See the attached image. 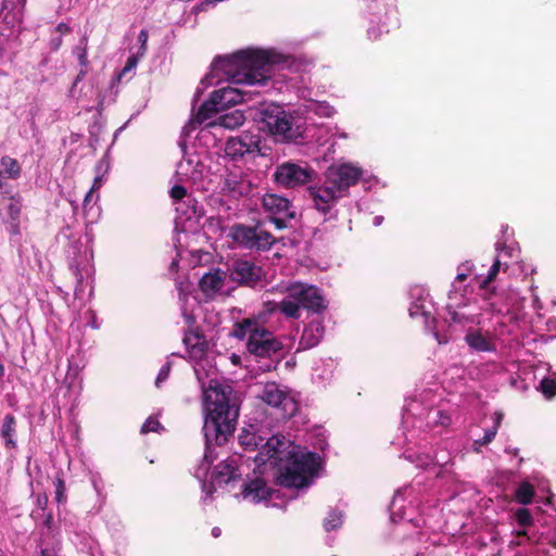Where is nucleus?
I'll use <instances>...</instances> for the list:
<instances>
[{
  "label": "nucleus",
  "instance_id": "1",
  "mask_svg": "<svg viewBox=\"0 0 556 556\" xmlns=\"http://www.w3.org/2000/svg\"><path fill=\"white\" fill-rule=\"evenodd\" d=\"M260 458L277 467V482L283 488H304L316 475L319 463L317 454L302 453L299 446L285 435H273L262 445Z\"/></svg>",
  "mask_w": 556,
  "mask_h": 556
},
{
  "label": "nucleus",
  "instance_id": "2",
  "mask_svg": "<svg viewBox=\"0 0 556 556\" xmlns=\"http://www.w3.org/2000/svg\"><path fill=\"white\" fill-rule=\"evenodd\" d=\"M205 420L203 426L206 443L224 445L233 434L239 416V402L233 389L211 380L203 392Z\"/></svg>",
  "mask_w": 556,
  "mask_h": 556
},
{
  "label": "nucleus",
  "instance_id": "3",
  "mask_svg": "<svg viewBox=\"0 0 556 556\" xmlns=\"http://www.w3.org/2000/svg\"><path fill=\"white\" fill-rule=\"evenodd\" d=\"M281 55L266 50H241L231 55L216 56L212 63L235 84L264 86L270 78L271 68Z\"/></svg>",
  "mask_w": 556,
  "mask_h": 556
},
{
  "label": "nucleus",
  "instance_id": "4",
  "mask_svg": "<svg viewBox=\"0 0 556 556\" xmlns=\"http://www.w3.org/2000/svg\"><path fill=\"white\" fill-rule=\"evenodd\" d=\"M270 313L280 312L287 318L299 319L301 309L320 315L328 308V301L320 288L305 282H293L287 287V296L277 303H268Z\"/></svg>",
  "mask_w": 556,
  "mask_h": 556
},
{
  "label": "nucleus",
  "instance_id": "5",
  "mask_svg": "<svg viewBox=\"0 0 556 556\" xmlns=\"http://www.w3.org/2000/svg\"><path fill=\"white\" fill-rule=\"evenodd\" d=\"M257 127L267 131L277 141L300 142L303 139L304 127L299 118L282 110L279 105H270L260 112Z\"/></svg>",
  "mask_w": 556,
  "mask_h": 556
},
{
  "label": "nucleus",
  "instance_id": "6",
  "mask_svg": "<svg viewBox=\"0 0 556 556\" xmlns=\"http://www.w3.org/2000/svg\"><path fill=\"white\" fill-rule=\"evenodd\" d=\"M359 181V176H325L307 187L309 198L314 207L324 215H327L337 204L338 200L349 194V189Z\"/></svg>",
  "mask_w": 556,
  "mask_h": 556
},
{
  "label": "nucleus",
  "instance_id": "7",
  "mask_svg": "<svg viewBox=\"0 0 556 556\" xmlns=\"http://www.w3.org/2000/svg\"><path fill=\"white\" fill-rule=\"evenodd\" d=\"M229 236L239 247L254 251H268L277 242L269 231L262 228L261 222L253 226L233 224Z\"/></svg>",
  "mask_w": 556,
  "mask_h": 556
},
{
  "label": "nucleus",
  "instance_id": "8",
  "mask_svg": "<svg viewBox=\"0 0 556 556\" xmlns=\"http://www.w3.org/2000/svg\"><path fill=\"white\" fill-rule=\"evenodd\" d=\"M260 397L264 403L276 408L281 418H291L298 410L296 402L275 382H267Z\"/></svg>",
  "mask_w": 556,
  "mask_h": 556
},
{
  "label": "nucleus",
  "instance_id": "9",
  "mask_svg": "<svg viewBox=\"0 0 556 556\" xmlns=\"http://www.w3.org/2000/svg\"><path fill=\"white\" fill-rule=\"evenodd\" d=\"M282 343L266 328L254 330L247 342V350L260 358H270L282 350Z\"/></svg>",
  "mask_w": 556,
  "mask_h": 556
},
{
  "label": "nucleus",
  "instance_id": "10",
  "mask_svg": "<svg viewBox=\"0 0 556 556\" xmlns=\"http://www.w3.org/2000/svg\"><path fill=\"white\" fill-rule=\"evenodd\" d=\"M230 278L241 287L255 288L265 278L264 269L249 260H236L230 268Z\"/></svg>",
  "mask_w": 556,
  "mask_h": 556
},
{
  "label": "nucleus",
  "instance_id": "11",
  "mask_svg": "<svg viewBox=\"0 0 556 556\" xmlns=\"http://www.w3.org/2000/svg\"><path fill=\"white\" fill-rule=\"evenodd\" d=\"M240 495L243 500L258 503L271 497V490L266 485L264 479L255 477L244 480L241 484Z\"/></svg>",
  "mask_w": 556,
  "mask_h": 556
},
{
  "label": "nucleus",
  "instance_id": "12",
  "mask_svg": "<svg viewBox=\"0 0 556 556\" xmlns=\"http://www.w3.org/2000/svg\"><path fill=\"white\" fill-rule=\"evenodd\" d=\"M239 479H241V472L237 466V460L233 458L220 462L212 473L213 483L219 486L235 483Z\"/></svg>",
  "mask_w": 556,
  "mask_h": 556
},
{
  "label": "nucleus",
  "instance_id": "13",
  "mask_svg": "<svg viewBox=\"0 0 556 556\" xmlns=\"http://www.w3.org/2000/svg\"><path fill=\"white\" fill-rule=\"evenodd\" d=\"M262 204L264 210L273 215H283L289 219L295 218V212L290 210V201L276 193H266L263 195Z\"/></svg>",
  "mask_w": 556,
  "mask_h": 556
},
{
  "label": "nucleus",
  "instance_id": "14",
  "mask_svg": "<svg viewBox=\"0 0 556 556\" xmlns=\"http://www.w3.org/2000/svg\"><path fill=\"white\" fill-rule=\"evenodd\" d=\"M182 341L192 357L200 358L207 350V341L199 327L186 330Z\"/></svg>",
  "mask_w": 556,
  "mask_h": 556
},
{
  "label": "nucleus",
  "instance_id": "15",
  "mask_svg": "<svg viewBox=\"0 0 556 556\" xmlns=\"http://www.w3.org/2000/svg\"><path fill=\"white\" fill-rule=\"evenodd\" d=\"M325 333V327L321 321L313 320L305 326L301 336L299 346L308 350L318 345Z\"/></svg>",
  "mask_w": 556,
  "mask_h": 556
},
{
  "label": "nucleus",
  "instance_id": "16",
  "mask_svg": "<svg viewBox=\"0 0 556 556\" xmlns=\"http://www.w3.org/2000/svg\"><path fill=\"white\" fill-rule=\"evenodd\" d=\"M222 110L236 105L243 101L244 92L237 88L226 87L212 92Z\"/></svg>",
  "mask_w": 556,
  "mask_h": 556
},
{
  "label": "nucleus",
  "instance_id": "17",
  "mask_svg": "<svg viewBox=\"0 0 556 556\" xmlns=\"http://www.w3.org/2000/svg\"><path fill=\"white\" fill-rule=\"evenodd\" d=\"M219 111H222V109L214 99V96L211 93L210 98L199 106L197 113L192 116L189 124L191 126L201 125L204 122L211 119Z\"/></svg>",
  "mask_w": 556,
  "mask_h": 556
},
{
  "label": "nucleus",
  "instance_id": "18",
  "mask_svg": "<svg viewBox=\"0 0 556 556\" xmlns=\"http://www.w3.org/2000/svg\"><path fill=\"white\" fill-rule=\"evenodd\" d=\"M224 286V276L219 269L210 271L202 276L199 281L200 290L206 295H213L218 292Z\"/></svg>",
  "mask_w": 556,
  "mask_h": 556
},
{
  "label": "nucleus",
  "instance_id": "19",
  "mask_svg": "<svg viewBox=\"0 0 556 556\" xmlns=\"http://www.w3.org/2000/svg\"><path fill=\"white\" fill-rule=\"evenodd\" d=\"M1 438L4 441V446L8 450H14L16 444V418L12 414H8L3 418L1 432Z\"/></svg>",
  "mask_w": 556,
  "mask_h": 556
},
{
  "label": "nucleus",
  "instance_id": "20",
  "mask_svg": "<svg viewBox=\"0 0 556 556\" xmlns=\"http://www.w3.org/2000/svg\"><path fill=\"white\" fill-rule=\"evenodd\" d=\"M226 154L231 157H242L245 154L253 153V142L247 143L244 138H230L226 142Z\"/></svg>",
  "mask_w": 556,
  "mask_h": 556
},
{
  "label": "nucleus",
  "instance_id": "21",
  "mask_svg": "<svg viewBox=\"0 0 556 556\" xmlns=\"http://www.w3.org/2000/svg\"><path fill=\"white\" fill-rule=\"evenodd\" d=\"M245 116L241 110H233L220 115L217 121L210 123L208 126L218 125L226 129H236L243 125Z\"/></svg>",
  "mask_w": 556,
  "mask_h": 556
},
{
  "label": "nucleus",
  "instance_id": "22",
  "mask_svg": "<svg viewBox=\"0 0 556 556\" xmlns=\"http://www.w3.org/2000/svg\"><path fill=\"white\" fill-rule=\"evenodd\" d=\"M465 341L470 349L478 352H490L493 350L491 342L479 330L467 332Z\"/></svg>",
  "mask_w": 556,
  "mask_h": 556
},
{
  "label": "nucleus",
  "instance_id": "23",
  "mask_svg": "<svg viewBox=\"0 0 556 556\" xmlns=\"http://www.w3.org/2000/svg\"><path fill=\"white\" fill-rule=\"evenodd\" d=\"M502 263L498 257H496L491 265L488 275L479 282V288L485 291V299H489L490 295L495 293L496 288L491 287V283L495 280L496 276L500 273Z\"/></svg>",
  "mask_w": 556,
  "mask_h": 556
},
{
  "label": "nucleus",
  "instance_id": "24",
  "mask_svg": "<svg viewBox=\"0 0 556 556\" xmlns=\"http://www.w3.org/2000/svg\"><path fill=\"white\" fill-rule=\"evenodd\" d=\"M262 328L263 327L258 326L257 320L244 318L241 321L235 324L231 334L239 340H243L247 334L250 337L254 330H261Z\"/></svg>",
  "mask_w": 556,
  "mask_h": 556
},
{
  "label": "nucleus",
  "instance_id": "25",
  "mask_svg": "<svg viewBox=\"0 0 556 556\" xmlns=\"http://www.w3.org/2000/svg\"><path fill=\"white\" fill-rule=\"evenodd\" d=\"M534 495V486L528 481L520 482L514 493L516 502L521 505H528L532 503Z\"/></svg>",
  "mask_w": 556,
  "mask_h": 556
},
{
  "label": "nucleus",
  "instance_id": "26",
  "mask_svg": "<svg viewBox=\"0 0 556 556\" xmlns=\"http://www.w3.org/2000/svg\"><path fill=\"white\" fill-rule=\"evenodd\" d=\"M274 174L295 175V174H311V172L307 166L303 167L298 163L288 161V162H283L279 166H277Z\"/></svg>",
  "mask_w": 556,
  "mask_h": 556
},
{
  "label": "nucleus",
  "instance_id": "27",
  "mask_svg": "<svg viewBox=\"0 0 556 556\" xmlns=\"http://www.w3.org/2000/svg\"><path fill=\"white\" fill-rule=\"evenodd\" d=\"M514 518L516 520V522L522 527V528H528V527H531L533 525V517H532V514L531 511L526 508V507H520V508H517L515 511H514Z\"/></svg>",
  "mask_w": 556,
  "mask_h": 556
},
{
  "label": "nucleus",
  "instance_id": "28",
  "mask_svg": "<svg viewBox=\"0 0 556 556\" xmlns=\"http://www.w3.org/2000/svg\"><path fill=\"white\" fill-rule=\"evenodd\" d=\"M193 164V160L189 159L185 163L180 162L178 164V167L175 172V174H202L204 169V165L201 164L199 161L195 162V165L192 167V169H189V167Z\"/></svg>",
  "mask_w": 556,
  "mask_h": 556
},
{
  "label": "nucleus",
  "instance_id": "29",
  "mask_svg": "<svg viewBox=\"0 0 556 556\" xmlns=\"http://www.w3.org/2000/svg\"><path fill=\"white\" fill-rule=\"evenodd\" d=\"M342 525V514L338 510L329 511L324 520V528L327 532L340 528Z\"/></svg>",
  "mask_w": 556,
  "mask_h": 556
},
{
  "label": "nucleus",
  "instance_id": "30",
  "mask_svg": "<svg viewBox=\"0 0 556 556\" xmlns=\"http://www.w3.org/2000/svg\"><path fill=\"white\" fill-rule=\"evenodd\" d=\"M539 390L546 399H553L556 395V379L543 378L540 381Z\"/></svg>",
  "mask_w": 556,
  "mask_h": 556
},
{
  "label": "nucleus",
  "instance_id": "31",
  "mask_svg": "<svg viewBox=\"0 0 556 556\" xmlns=\"http://www.w3.org/2000/svg\"><path fill=\"white\" fill-rule=\"evenodd\" d=\"M309 176H275L276 182L286 187H294L296 185H304L307 182Z\"/></svg>",
  "mask_w": 556,
  "mask_h": 556
},
{
  "label": "nucleus",
  "instance_id": "32",
  "mask_svg": "<svg viewBox=\"0 0 556 556\" xmlns=\"http://www.w3.org/2000/svg\"><path fill=\"white\" fill-rule=\"evenodd\" d=\"M163 430L164 427L159 421V419L155 416H149L141 426L140 433L147 434L149 432H161Z\"/></svg>",
  "mask_w": 556,
  "mask_h": 556
},
{
  "label": "nucleus",
  "instance_id": "33",
  "mask_svg": "<svg viewBox=\"0 0 556 556\" xmlns=\"http://www.w3.org/2000/svg\"><path fill=\"white\" fill-rule=\"evenodd\" d=\"M258 440H262L260 437H257L255 433L251 432H242L239 435V442L242 446H244L247 450H255L258 446Z\"/></svg>",
  "mask_w": 556,
  "mask_h": 556
},
{
  "label": "nucleus",
  "instance_id": "34",
  "mask_svg": "<svg viewBox=\"0 0 556 556\" xmlns=\"http://www.w3.org/2000/svg\"><path fill=\"white\" fill-rule=\"evenodd\" d=\"M15 176H0V199L13 200L14 187L10 184V179Z\"/></svg>",
  "mask_w": 556,
  "mask_h": 556
},
{
  "label": "nucleus",
  "instance_id": "35",
  "mask_svg": "<svg viewBox=\"0 0 556 556\" xmlns=\"http://www.w3.org/2000/svg\"><path fill=\"white\" fill-rule=\"evenodd\" d=\"M54 486H55V501L59 504L65 503L67 500L66 486H65V481H64L62 475H60V473L56 475L55 480H54Z\"/></svg>",
  "mask_w": 556,
  "mask_h": 556
},
{
  "label": "nucleus",
  "instance_id": "36",
  "mask_svg": "<svg viewBox=\"0 0 556 556\" xmlns=\"http://www.w3.org/2000/svg\"><path fill=\"white\" fill-rule=\"evenodd\" d=\"M1 165L3 170H0V174H18L21 170L17 161L10 156H3L1 159Z\"/></svg>",
  "mask_w": 556,
  "mask_h": 556
},
{
  "label": "nucleus",
  "instance_id": "37",
  "mask_svg": "<svg viewBox=\"0 0 556 556\" xmlns=\"http://www.w3.org/2000/svg\"><path fill=\"white\" fill-rule=\"evenodd\" d=\"M21 211V203L13 197V200H11L10 204L8 205L9 220H20Z\"/></svg>",
  "mask_w": 556,
  "mask_h": 556
},
{
  "label": "nucleus",
  "instance_id": "38",
  "mask_svg": "<svg viewBox=\"0 0 556 556\" xmlns=\"http://www.w3.org/2000/svg\"><path fill=\"white\" fill-rule=\"evenodd\" d=\"M496 428H489L484 431V434L481 439L475 441V445L484 446L491 443L496 435Z\"/></svg>",
  "mask_w": 556,
  "mask_h": 556
},
{
  "label": "nucleus",
  "instance_id": "39",
  "mask_svg": "<svg viewBox=\"0 0 556 556\" xmlns=\"http://www.w3.org/2000/svg\"><path fill=\"white\" fill-rule=\"evenodd\" d=\"M334 174L349 175V174H362V169L349 163H343L338 166Z\"/></svg>",
  "mask_w": 556,
  "mask_h": 556
},
{
  "label": "nucleus",
  "instance_id": "40",
  "mask_svg": "<svg viewBox=\"0 0 556 556\" xmlns=\"http://www.w3.org/2000/svg\"><path fill=\"white\" fill-rule=\"evenodd\" d=\"M447 316L451 321L462 324L468 319L460 313H458L452 305L446 306Z\"/></svg>",
  "mask_w": 556,
  "mask_h": 556
},
{
  "label": "nucleus",
  "instance_id": "41",
  "mask_svg": "<svg viewBox=\"0 0 556 556\" xmlns=\"http://www.w3.org/2000/svg\"><path fill=\"white\" fill-rule=\"evenodd\" d=\"M186 194H187L186 188L180 185H175L169 191L170 198L175 201H180L181 199H184L186 197Z\"/></svg>",
  "mask_w": 556,
  "mask_h": 556
},
{
  "label": "nucleus",
  "instance_id": "42",
  "mask_svg": "<svg viewBox=\"0 0 556 556\" xmlns=\"http://www.w3.org/2000/svg\"><path fill=\"white\" fill-rule=\"evenodd\" d=\"M148 30L147 29H141L139 35H138V40L140 42V48H139V51H138V54L139 55H144L146 51H147V41H148Z\"/></svg>",
  "mask_w": 556,
  "mask_h": 556
},
{
  "label": "nucleus",
  "instance_id": "43",
  "mask_svg": "<svg viewBox=\"0 0 556 556\" xmlns=\"http://www.w3.org/2000/svg\"><path fill=\"white\" fill-rule=\"evenodd\" d=\"M288 218L283 215H273L269 217V220L275 225V227L279 230L287 228V220Z\"/></svg>",
  "mask_w": 556,
  "mask_h": 556
},
{
  "label": "nucleus",
  "instance_id": "44",
  "mask_svg": "<svg viewBox=\"0 0 556 556\" xmlns=\"http://www.w3.org/2000/svg\"><path fill=\"white\" fill-rule=\"evenodd\" d=\"M138 64V55H131L127 59L126 65L124 66L121 75L134 70Z\"/></svg>",
  "mask_w": 556,
  "mask_h": 556
},
{
  "label": "nucleus",
  "instance_id": "45",
  "mask_svg": "<svg viewBox=\"0 0 556 556\" xmlns=\"http://www.w3.org/2000/svg\"><path fill=\"white\" fill-rule=\"evenodd\" d=\"M7 229L12 236L20 235V220H8Z\"/></svg>",
  "mask_w": 556,
  "mask_h": 556
},
{
  "label": "nucleus",
  "instance_id": "46",
  "mask_svg": "<svg viewBox=\"0 0 556 556\" xmlns=\"http://www.w3.org/2000/svg\"><path fill=\"white\" fill-rule=\"evenodd\" d=\"M48 502H49V498H48V495L46 493L39 494L37 496V506L40 509L45 510L47 508Z\"/></svg>",
  "mask_w": 556,
  "mask_h": 556
},
{
  "label": "nucleus",
  "instance_id": "47",
  "mask_svg": "<svg viewBox=\"0 0 556 556\" xmlns=\"http://www.w3.org/2000/svg\"><path fill=\"white\" fill-rule=\"evenodd\" d=\"M503 413L502 412H495L493 415L494 425L492 428H496V431L498 430V427L503 420Z\"/></svg>",
  "mask_w": 556,
  "mask_h": 556
},
{
  "label": "nucleus",
  "instance_id": "48",
  "mask_svg": "<svg viewBox=\"0 0 556 556\" xmlns=\"http://www.w3.org/2000/svg\"><path fill=\"white\" fill-rule=\"evenodd\" d=\"M103 176H96L94 177V180H93V184L90 188L91 192H94L97 190H99L102 186V181H103Z\"/></svg>",
  "mask_w": 556,
  "mask_h": 556
},
{
  "label": "nucleus",
  "instance_id": "49",
  "mask_svg": "<svg viewBox=\"0 0 556 556\" xmlns=\"http://www.w3.org/2000/svg\"><path fill=\"white\" fill-rule=\"evenodd\" d=\"M55 30L58 33H60L61 35L68 34L71 31V27L65 23H60V24H58Z\"/></svg>",
  "mask_w": 556,
  "mask_h": 556
},
{
  "label": "nucleus",
  "instance_id": "50",
  "mask_svg": "<svg viewBox=\"0 0 556 556\" xmlns=\"http://www.w3.org/2000/svg\"><path fill=\"white\" fill-rule=\"evenodd\" d=\"M168 369H161L155 380V384L159 386L163 380L167 378Z\"/></svg>",
  "mask_w": 556,
  "mask_h": 556
},
{
  "label": "nucleus",
  "instance_id": "51",
  "mask_svg": "<svg viewBox=\"0 0 556 556\" xmlns=\"http://www.w3.org/2000/svg\"><path fill=\"white\" fill-rule=\"evenodd\" d=\"M51 45H52V49L53 50H58L60 48V46L62 45L61 36H59L56 38H52L51 39Z\"/></svg>",
  "mask_w": 556,
  "mask_h": 556
},
{
  "label": "nucleus",
  "instance_id": "52",
  "mask_svg": "<svg viewBox=\"0 0 556 556\" xmlns=\"http://www.w3.org/2000/svg\"><path fill=\"white\" fill-rule=\"evenodd\" d=\"M52 523H53V516H52V514H51V513H49V514L46 516L45 520H43V526L50 529V528H51V526H52Z\"/></svg>",
  "mask_w": 556,
  "mask_h": 556
},
{
  "label": "nucleus",
  "instance_id": "53",
  "mask_svg": "<svg viewBox=\"0 0 556 556\" xmlns=\"http://www.w3.org/2000/svg\"><path fill=\"white\" fill-rule=\"evenodd\" d=\"M78 60H79L80 65L85 66L87 64V52H86V50H83L79 53Z\"/></svg>",
  "mask_w": 556,
  "mask_h": 556
},
{
  "label": "nucleus",
  "instance_id": "54",
  "mask_svg": "<svg viewBox=\"0 0 556 556\" xmlns=\"http://www.w3.org/2000/svg\"><path fill=\"white\" fill-rule=\"evenodd\" d=\"M39 556H59L53 549L43 548L40 551Z\"/></svg>",
  "mask_w": 556,
  "mask_h": 556
},
{
  "label": "nucleus",
  "instance_id": "55",
  "mask_svg": "<svg viewBox=\"0 0 556 556\" xmlns=\"http://www.w3.org/2000/svg\"><path fill=\"white\" fill-rule=\"evenodd\" d=\"M92 194H93V192H91V190L89 189V191L86 193L85 199H84V206L85 207L91 202Z\"/></svg>",
  "mask_w": 556,
  "mask_h": 556
},
{
  "label": "nucleus",
  "instance_id": "56",
  "mask_svg": "<svg viewBox=\"0 0 556 556\" xmlns=\"http://www.w3.org/2000/svg\"><path fill=\"white\" fill-rule=\"evenodd\" d=\"M220 534H222V530H220V528H218V527H214V528L212 529V535H213L214 538H219V536H220Z\"/></svg>",
  "mask_w": 556,
  "mask_h": 556
},
{
  "label": "nucleus",
  "instance_id": "57",
  "mask_svg": "<svg viewBox=\"0 0 556 556\" xmlns=\"http://www.w3.org/2000/svg\"><path fill=\"white\" fill-rule=\"evenodd\" d=\"M466 279H467V274H464V273H459V274L456 276V278H455V280H456V281H458V282H463V281H465Z\"/></svg>",
  "mask_w": 556,
  "mask_h": 556
},
{
  "label": "nucleus",
  "instance_id": "58",
  "mask_svg": "<svg viewBox=\"0 0 556 556\" xmlns=\"http://www.w3.org/2000/svg\"><path fill=\"white\" fill-rule=\"evenodd\" d=\"M518 452H519V450H518L517 447H515V448L507 447V448H506V453H509V454H511V455H514V456H517V455H518Z\"/></svg>",
  "mask_w": 556,
  "mask_h": 556
},
{
  "label": "nucleus",
  "instance_id": "59",
  "mask_svg": "<svg viewBox=\"0 0 556 556\" xmlns=\"http://www.w3.org/2000/svg\"><path fill=\"white\" fill-rule=\"evenodd\" d=\"M4 366L0 363V379L4 376Z\"/></svg>",
  "mask_w": 556,
  "mask_h": 556
},
{
  "label": "nucleus",
  "instance_id": "60",
  "mask_svg": "<svg viewBox=\"0 0 556 556\" xmlns=\"http://www.w3.org/2000/svg\"><path fill=\"white\" fill-rule=\"evenodd\" d=\"M517 535H519V536H521V535H522V536H526V535H527V532H526V530H521V531H518V532H517Z\"/></svg>",
  "mask_w": 556,
  "mask_h": 556
},
{
  "label": "nucleus",
  "instance_id": "61",
  "mask_svg": "<svg viewBox=\"0 0 556 556\" xmlns=\"http://www.w3.org/2000/svg\"><path fill=\"white\" fill-rule=\"evenodd\" d=\"M188 320H189L190 323H193V321H194L193 317H188Z\"/></svg>",
  "mask_w": 556,
  "mask_h": 556
}]
</instances>
